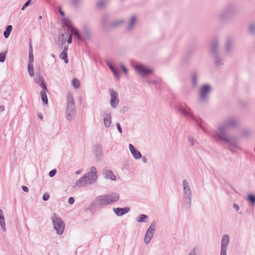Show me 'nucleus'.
Here are the masks:
<instances>
[{
	"mask_svg": "<svg viewBox=\"0 0 255 255\" xmlns=\"http://www.w3.org/2000/svg\"><path fill=\"white\" fill-rule=\"evenodd\" d=\"M21 188H22V190L25 192H28L29 191L28 188L26 186H24V185L22 186Z\"/></svg>",
	"mask_w": 255,
	"mask_h": 255,
	"instance_id": "052dcab7",
	"label": "nucleus"
},
{
	"mask_svg": "<svg viewBox=\"0 0 255 255\" xmlns=\"http://www.w3.org/2000/svg\"><path fill=\"white\" fill-rule=\"evenodd\" d=\"M27 70L29 76L31 77H33L34 73L33 64H28Z\"/></svg>",
	"mask_w": 255,
	"mask_h": 255,
	"instance_id": "4c0bfd02",
	"label": "nucleus"
},
{
	"mask_svg": "<svg viewBox=\"0 0 255 255\" xmlns=\"http://www.w3.org/2000/svg\"><path fill=\"white\" fill-rule=\"evenodd\" d=\"M0 225L3 231H6L5 223L2 210L0 209Z\"/></svg>",
	"mask_w": 255,
	"mask_h": 255,
	"instance_id": "393cba45",
	"label": "nucleus"
},
{
	"mask_svg": "<svg viewBox=\"0 0 255 255\" xmlns=\"http://www.w3.org/2000/svg\"><path fill=\"white\" fill-rule=\"evenodd\" d=\"M34 61V58L29 57V61L28 64H33Z\"/></svg>",
	"mask_w": 255,
	"mask_h": 255,
	"instance_id": "e2e57ef3",
	"label": "nucleus"
},
{
	"mask_svg": "<svg viewBox=\"0 0 255 255\" xmlns=\"http://www.w3.org/2000/svg\"><path fill=\"white\" fill-rule=\"evenodd\" d=\"M80 0H71L72 4L74 6H77L79 3Z\"/></svg>",
	"mask_w": 255,
	"mask_h": 255,
	"instance_id": "13d9d810",
	"label": "nucleus"
},
{
	"mask_svg": "<svg viewBox=\"0 0 255 255\" xmlns=\"http://www.w3.org/2000/svg\"><path fill=\"white\" fill-rule=\"evenodd\" d=\"M125 20L123 19L116 20L110 24L111 28L118 27L124 22Z\"/></svg>",
	"mask_w": 255,
	"mask_h": 255,
	"instance_id": "c85d7f7f",
	"label": "nucleus"
},
{
	"mask_svg": "<svg viewBox=\"0 0 255 255\" xmlns=\"http://www.w3.org/2000/svg\"><path fill=\"white\" fill-rule=\"evenodd\" d=\"M58 41L61 44V48H63V45L66 43V39L65 38V35L63 33L60 34L58 37Z\"/></svg>",
	"mask_w": 255,
	"mask_h": 255,
	"instance_id": "f704fd0d",
	"label": "nucleus"
},
{
	"mask_svg": "<svg viewBox=\"0 0 255 255\" xmlns=\"http://www.w3.org/2000/svg\"><path fill=\"white\" fill-rule=\"evenodd\" d=\"M28 47H29V51L33 52L32 45V42H31V39L29 40Z\"/></svg>",
	"mask_w": 255,
	"mask_h": 255,
	"instance_id": "bf43d9fd",
	"label": "nucleus"
},
{
	"mask_svg": "<svg viewBox=\"0 0 255 255\" xmlns=\"http://www.w3.org/2000/svg\"><path fill=\"white\" fill-rule=\"evenodd\" d=\"M129 110V107L128 106L123 107L120 110V113L125 114Z\"/></svg>",
	"mask_w": 255,
	"mask_h": 255,
	"instance_id": "09e8293b",
	"label": "nucleus"
},
{
	"mask_svg": "<svg viewBox=\"0 0 255 255\" xmlns=\"http://www.w3.org/2000/svg\"><path fill=\"white\" fill-rule=\"evenodd\" d=\"M75 112V102L73 94L69 92L67 94L66 118L69 121L72 120V117Z\"/></svg>",
	"mask_w": 255,
	"mask_h": 255,
	"instance_id": "39448f33",
	"label": "nucleus"
},
{
	"mask_svg": "<svg viewBox=\"0 0 255 255\" xmlns=\"http://www.w3.org/2000/svg\"><path fill=\"white\" fill-rule=\"evenodd\" d=\"M45 90H42L40 92L41 98L43 105H47L48 104V98Z\"/></svg>",
	"mask_w": 255,
	"mask_h": 255,
	"instance_id": "bb28decb",
	"label": "nucleus"
},
{
	"mask_svg": "<svg viewBox=\"0 0 255 255\" xmlns=\"http://www.w3.org/2000/svg\"><path fill=\"white\" fill-rule=\"evenodd\" d=\"M233 208L236 210V211H239L240 209V207L236 203L233 204Z\"/></svg>",
	"mask_w": 255,
	"mask_h": 255,
	"instance_id": "680f3d73",
	"label": "nucleus"
},
{
	"mask_svg": "<svg viewBox=\"0 0 255 255\" xmlns=\"http://www.w3.org/2000/svg\"><path fill=\"white\" fill-rule=\"evenodd\" d=\"M218 40L216 39H214L212 40L210 47V51L211 54L213 55L215 59V65L217 66H220L223 65V60L221 59L219 52L218 51Z\"/></svg>",
	"mask_w": 255,
	"mask_h": 255,
	"instance_id": "0eeeda50",
	"label": "nucleus"
},
{
	"mask_svg": "<svg viewBox=\"0 0 255 255\" xmlns=\"http://www.w3.org/2000/svg\"><path fill=\"white\" fill-rule=\"evenodd\" d=\"M147 83L148 84H154L155 85V88L156 89H160V86L162 83V81L161 80H147Z\"/></svg>",
	"mask_w": 255,
	"mask_h": 255,
	"instance_id": "b1692460",
	"label": "nucleus"
},
{
	"mask_svg": "<svg viewBox=\"0 0 255 255\" xmlns=\"http://www.w3.org/2000/svg\"><path fill=\"white\" fill-rule=\"evenodd\" d=\"M68 50V45L64 47V49L62 52H65V53H67V51Z\"/></svg>",
	"mask_w": 255,
	"mask_h": 255,
	"instance_id": "69168bd1",
	"label": "nucleus"
},
{
	"mask_svg": "<svg viewBox=\"0 0 255 255\" xmlns=\"http://www.w3.org/2000/svg\"><path fill=\"white\" fill-rule=\"evenodd\" d=\"M12 30V26L11 25L6 26L5 30L3 32V35L5 38H7Z\"/></svg>",
	"mask_w": 255,
	"mask_h": 255,
	"instance_id": "c756f323",
	"label": "nucleus"
},
{
	"mask_svg": "<svg viewBox=\"0 0 255 255\" xmlns=\"http://www.w3.org/2000/svg\"><path fill=\"white\" fill-rule=\"evenodd\" d=\"M176 108L183 116L187 118L193 119L199 127L203 129L204 121L199 117L195 116L192 110L186 104H179L176 106Z\"/></svg>",
	"mask_w": 255,
	"mask_h": 255,
	"instance_id": "7ed1b4c3",
	"label": "nucleus"
},
{
	"mask_svg": "<svg viewBox=\"0 0 255 255\" xmlns=\"http://www.w3.org/2000/svg\"><path fill=\"white\" fill-rule=\"evenodd\" d=\"M62 23L63 26L67 27L70 30L71 26L72 25L70 24V21L68 18H63L62 19Z\"/></svg>",
	"mask_w": 255,
	"mask_h": 255,
	"instance_id": "72a5a7b5",
	"label": "nucleus"
},
{
	"mask_svg": "<svg viewBox=\"0 0 255 255\" xmlns=\"http://www.w3.org/2000/svg\"><path fill=\"white\" fill-rule=\"evenodd\" d=\"M75 202V199L73 197H70L68 199V202L69 204L72 205Z\"/></svg>",
	"mask_w": 255,
	"mask_h": 255,
	"instance_id": "864d4df0",
	"label": "nucleus"
},
{
	"mask_svg": "<svg viewBox=\"0 0 255 255\" xmlns=\"http://www.w3.org/2000/svg\"><path fill=\"white\" fill-rule=\"evenodd\" d=\"M59 57L60 59L63 60L66 64L68 63L69 60L67 53H65V52H61L59 55Z\"/></svg>",
	"mask_w": 255,
	"mask_h": 255,
	"instance_id": "c9c22d12",
	"label": "nucleus"
},
{
	"mask_svg": "<svg viewBox=\"0 0 255 255\" xmlns=\"http://www.w3.org/2000/svg\"><path fill=\"white\" fill-rule=\"evenodd\" d=\"M131 154L133 157L136 159H138L142 157L141 153L137 149L133 151Z\"/></svg>",
	"mask_w": 255,
	"mask_h": 255,
	"instance_id": "58836bf2",
	"label": "nucleus"
},
{
	"mask_svg": "<svg viewBox=\"0 0 255 255\" xmlns=\"http://www.w3.org/2000/svg\"><path fill=\"white\" fill-rule=\"evenodd\" d=\"M229 150L233 153H237V150L236 149H241V147L238 145V147H234V146L231 145L229 144L228 146Z\"/></svg>",
	"mask_w": 255,
	"mask_h": 255,
	"instance_id": "a19ab883",
	"label": "nucleus"
},
{
	"mask_svg": "<svg viewBox=\"0 0 255 255\" xmlns=\"http://www.w3.org/2000/svg\"><path fill=\"white\" fill-rule=\"evenodd\" d=\"M211 90V86L208 84L203 85L200 89V100L202 102L208 101V94Z\"/></svg>",
	"mask_w": 255,
	"mask_h": 255,
	"instance_id": "9b49d317",
	"label": "nucleus"
},
{
	"mask_svg": "<svg viewBox=\"0 0 255 255\" xmlns=\"http://www.w3.org/2000/svg\"><path fill=\"white\" fill-rule=\"evenodd\" d=\"M110 16L108 14H105L103 15L101 19V23L104 27H107L109 24V20Z\"/></svg>",
	"mask_w": 255,
	"mask_h": 255,
	"instance_id": "a878e982",
	"label": "nucleus"
},
{
	"mask_svg": "<svg viewBox=\"0 0 255 255\" xmlns=\"http://www.w3.org/2000/svg\"><path fill=\"white\" fill-rule=\"evenodd\" d=\"M38 117L39 118H40L41 120H43V116H42V113H38Z\"/></svg>",
	"mask_w": 255,
	"mask_h": 255,
	"instance_id": "774afa93",
	"label": "nucleus"
},
{
	"mask_svg": "<svg viewBox=\"0 0 255 255\" xmlns=\"http://www.w3.org/2000/svg\"><path fill=\"white\" fill-rule=\"evenodd\" d=\"M188 138L190 145L192 146H193L194 145V138L191 136H189Z\"/></svg>",
	"mask_w": 255,
	"mask_h": 255,
	"instance_id": "3c124183",
	"label": "nucleus"
},
{
	"mask_svg": "<svg viewBox=\"0 0 255 255\" xmlns=\"http://www.w3.org/2000/svg\"><path fill=\"white\" fill-rule=\"evenodd\" d=\"M156 225V223L155 221H153L149 228L146 231L144 239V242L146 245L149 244L150 242V240L153 236Z\"/></svg>",
	"mask_w": 255,
	"mask_h": 255,
	"instance_id": "9d476101",
	"label": "nucleus"
},
{
	"mask_svg": "<svg viewBox=\"0 0 255 255\" xmlns=\"http://www.w3.org/2000/svg\"><path fill=\"white\" fill-rule=\"evenodd\" d=\"M232 49V40L230 38H228L226 41L225 46V50L226 52L230 53Z\"/></svg>",
	"mask_w": 255,
	"mask_h": 255,
	"instance_id": "7c9ffc66",
	"label": "nucleus"
},
{
	"mask_svg": "<svg viewBox=\"0 0 255 255\" xmlns=\"http://www.w3.org/2000/svg\"><path fill=\"white\" fill-rule=\"evenodd\" d=\"M230 241V238L228 235H224L222 237L221 245L220 255H227V247Z\"/></svg>",
	"mask_w": 255,
	"mask_h": 255,
	"instance_id": "f8f14e48",
	"label": "nucleus"
},
{
	"mask_svg": "<svg viewBox=\"0 0 255 255\" xmlns=\"http://www.w3.org/2000/svg\"><path fill=\"white\" fill-rule=\"evenodd\" d=\"M116 126H117V129L118 130V131L120 133H122V132H123V130H122V128L121 127V125L120 124V123H117L116 124Z\"/></svg>",
	"mask_w": 255,
	"mask_h": 255,
	"instance_id": "6e6d98bb",
	"label": "nucleus"
},
{
	"mask_svg": "<svg viewBox=\"0 0 255 255\" xmlns=\"http://www.w3.org/2000/svg\"><path fill=\"white\" fill-rule=\"evenodd\" d=\"M113 210L114 213L118 216H122L124 214L128 213L130 211V208L129 207H125V208H114Z\"/></svg>",
	"mask_w": 255,
	"mask_h": 255,
	"instance_id": "2eb2a0df",
	"label": "nucleus"
},
{
	"mask_svg": "<svg viewBox=\"0 0 255 255\" xmlns=\"http://www.w3.org/2000/svg\"><path fill=\"white\" fill-rule=\"evenodd\" d=\"M36 76L38 77V80L36 81L35 79V82L39 84V85L42 88V90L47 91V88L44 82V79L43 76L40 75V71H38V73H36Z\"/></svg>",
	"mask_w": 255,
	"mask_h": 255,
	"instance_id": "f3484780",
	"label": "nucleus"
},
{
	"mask_svg": "<svg viewBox=\"0 0 255 255\" xmlns=\"http://www.w3.org/2000/svg\"><path fill=\"white\" fill-rule=\"evenodd\" d=\"M183 186V204L187 209L190 208L192 199V192L189 183L187 180L183 179L182 181Z\"/></svg>",
	"mask_w": 255,
	"mask_h": 255,
	"instance_id": "423d86ee",
	"label": "nucleus"
},
{
	"mask_svg": "<svg viewBox=\"0 0 255 255\" xmlns=\"http://www.w3.org/2000/svg\"><path fill=\"white\" fill-rule=\"evenodd\" d=\"M84 36L85 38V41L89 40L91 37V31L89 26L87 25H85L82 28Z\"/></svg>",
	"mask_w": 255,
	"mask_h": 255,
	"instance_id": "4be33fe9",
	"label": "nucleus"
},
{
	"mask_svg": "<svg viewBox=\"0 0 255 255\" xmlns=\"http://www.w3.org/2000/svg\"><path fill=\"white\" fill-rule=\"evenodd\" d=\"M70 32L78 41L82 42H85V38L84 36H82L79 30L75 27L74 25L71 26Z\"/></svg>",
	"mask_w": 255,
	"mask_h": 255,
	"instance_id": "4468645a",
	"label": "nucleus"
},
{
	"mask_svg": "<svg viewBox=\"0 0 255 255\" xmlns=\"http://www.w3.org/2000/svg\"><path fill=\"white\" fill-rule=\"evenodd\" d=\"M148 218L147 215L144 214H140L137 216L136 221L139 223L146 222V220Z\"/></svg>",
	"mask_w": 255,
	"mask_h": 255,
	"instance_id": "473e14b6",
	"label": "nucleus"
},
{
	"mask_svg": "<svg viewBox=\"0 0 255 255\" xmlns=\"http://www.w3.org/2000/svg\"><path fill=\"white\" fill-rule=\"evenodd\" d=\"M50 197L49 194L48 192L45 193L43 194L42 196V199L44 201H47Z\"/></svg>",
	"mask_w": 255,
	"mask_h": 255,
	"instance_id": "de8ad7c7",
	"label": "nucleus"
},
{
	"mask_svg": "<svg viewBox=\"0 0 255 255\" xmlns=\"http://www.w3.org/2000/svg\"><path fill=\"white\" fill-rule=\"evenodd\" d=\"M136 20V17L135 15H133L130 20V22L128 24V29L130 30L131 29L134 25V24Z\"/></svg>",
	"mask_w": 255,
	"mask_h": 255,
	"instance_id": "e433bc0d",
	"label": "nucleus"
},
{
	"mask_svg": "<svg viewBox=\"0 0 255 255\" xmlns=\"http://www.w3.org/2000/svg\"><path fill=\"white\" fill-rule=\"evenodd\" d=\"M129 149L131 153L136 150L132 144H129Z\"/></svg>",
	"mask_w": 255,
	"mask_h": 255,
	"instance_id": "5fc2aeb1",
	"label": "nucleus"
},
{
	"mask_svg": "<svg viewBox=\"0 0 255 255\" xmlns=\"http://www.w3.org/2000/svg\"><path fill=\"white\" fill-rule=\"evenodd\" d=\"M198 75L196 71H194L191 73L192 84L193 87H195L197 85Z\"/></svg>",
	"mask_w": 255,
	"mask_h": 255,
	"instance_id": "cd10ccee",
	"label": "nucleus"
},
{
	"mask_svg": "<svg viewBox=\"0 0 255 255\" xmlns=\"http://www.w3.org/2000/svg\"><path fill=\"white\" fill-rule=\"evenodd\" d=\"M94 155L97 161H100L102 157V147L99 144H96L94 146Z\"/></svg>",
	"mask_w": 255,
	"mask_h": 255,
	"instance_id": "dca6fc26",
	"label": "nucleus"
},
{
	"mask_svg": "<svg viewBox=\"0 0 255 255\" xmlns=\"http://www.w3.org/2000/svg\"><path fill=\"white\" fill-rule=\"evenodd\" d=\"M103 174H104L105 178L106 179H110L112 181L116 180V176L111 170H106Z\"/></svg>",
	"mask_w": 255,
	"mask_h": 255,
	"instance_id": "412c9836",
	"label": "nucleus"
},
{
	"mask_svg": "<svg viewBox=\"0 0 255 255\" xmlns=\"http://www.w3.org/2000/svg\"><path fill=\"white\" fill-rule=\"evenodd\" d=\"M110 94L111 96L110 104L111 107L113 108H116L119 102L118 94L113 89L110 90Z\"/></svg>",
	"mask_w": 255,
	"mask_h": 255,
	"instance_id": "ddd939ff",
	"label": "nucleus"
},
{
	"mask_svg": "<svg viewBox=\"0 0 255 255\" xmlns=\"http://www.w3.org/2000/svg\"><path fill=\"white\" fill-rule=\"evenodd\" d=\"M238 121L235 118L226 119L223 123L218 128V132H216L214 137L216 140L224 141L234 147H238V139L236 137H229L227 135L226 130L230 128L237 127Z\"/></svg>",
	"mask_w": 255,
	"mask_h": 255,
	"instance_id": "f257e3e1",
	"label": "nucleus"
},
{
	"mask_svg": "<svg viewBox=\"0 0 255 255\" xmlns=\"http://www.w3.org/2000/svg\"><path fill=\"white\" fill-rule=\"evenodd\" d=\"M72 35L70 32L67 41L68 44H71L72 42Z\"/></svg>",
	"mask_w": 255,
	"mask_h": 255,
	"instance_id": "603ef678",
	"label": "nucleus"
},
{
	"mask_svg": "<svg viewBox=\"0 0 255 255\" xmlns=\"http://www.w3.org/2000/svg\"><path fill=\"white\" fill-rule=\"evenodd\" d=\"M189 255H196V250L195 248L193 249L192 252L191 253H190Z\"/></svg>",
	"mask_w": 255,
	"mask_h": 255,
	"instance_id": "338daca9",
	"label": "nucleus"
},
{
	"mask_svg": "<svg viewBox=\"0 0 255 255\" xmlns=\"http://www.w3.org/2000/svg\"><path fill=\"white\" fill-rule=\"evenodd\" d=\"M86 174H87V177L89 184H91L96 182L97 179V176L95 172H90Z\"/></svg>",
	"mask_w": 255,
	"mask_h": 255,
	"instance_id": "aec40b11",
	"label": "nucleus"
},
{
	"mask_svg": "<svg viewBox=\"0 0 255 255\" xmlns=\"http://www.w3.org/2000/svg\"><path fill=\"white\" fill-rule=\"evenodd\" d=\"M118 193L113 192L108 195H102L96 197L92 201L91 207L92 209L101 208L104 205L111 204L119 200Z\"/></svg>",
	"mask_w": 255,
	"mask_h": 255,
	"instance_id": "f03ea898",
	"label": "nucleus"
},
{
	"mask_svg": "<svg viewBox=\"0 0 255 255\" xmlns=\"http://www.w3.org/2000/svg\"><path fill=\"white\" fill-rule=\"evenodd\" d=\"M107 65L108 66L112 72L113 75H114L115 78L117 80H119L120 78V72L118 69H117L112 64L108 62Z\"/></svg>",
	"mask_w": 255,
	"mask_h": 255,
	"instance_id": "6ab92c4d",
	"label": "nucleus"
},
{
	"mask_svg": "<svg viewBox=\"0 0 255 255\" xmlns=\"http://www.w3.org/2000/svg\"><path fill=\"white\" fill-rule=\"evenodd\" d=\"M32 0H28L26 2L24 3V4L23 5L22 7H21V10H24L25 9V8L29 6L31 3H32Z\"/></svg>",
	"mask_w": 255,
	"mask_h": 255,
	"instance_id": "a18cd8bd",
	"label": "nucleus"
},
{
	"mask_svg": "<svg viewBox=\"0 0 255 255\" xmlns=\"http://www.w3.org/2000/svg\"><path fill=\"white\" fill-rule=\"evenodd\" d=\"M87 174H84L82 177H81L79 180H78L75 184L73 186V187L75 186H80L83 187L84 185L88 184V181L87 180Z\"/></svg>",
	"mask_w": 255,
	"mask_h": 255,
	"instance_id": "a211bd4d",
	"label": "nucleus"
},
{
	"mask_svg": "<svg viewBox=\"0 0 255 255\" xmlns=\"http://www.w3.org/2000/svg\"><path fill=\"white\" fill-rule=\"evenodd\" d=\"M7 51L0 53V62L3 63L5 60Z\"/></svg>",
	"mask_w": 255,
	"mask_h": 255,
	"instance_id": "37998d69",
	"label": "nucleus"
},
{
	"mask_svg": "<svg viewBox=\"0 0 255 255\" xmlns=\"http://www.w3.org/2000/svg\"><path fill=\"white\" fill-rule=\"evenodd\" d=\"M72 86L75 89H78L80 87V82L77 78H74L72 80Z\"/></svg>",
	"mask_w": 255,
	"mask_h": 255,
	"instance_id": "ea45409f",
	"label": "nucleus"
},
{
	"mask_svg": "<svg viewBox=\"0 0 255 255\" xmlns=\"http://www.w3.org/2000/svg\"><path fill=\"white\" fill-rule=\"evenodd\" d=\"M52 220L54 229L56 230V233L59 235L63 234L65 230V224L62 219L56 213H53Z\"/></svg>",
	"mask_w": 255,
	"mask_h": 255,
	"instance_id": "6e6552de",
	"label": "nucleus"
},
{
	"mask_svg": "<svg viewBox=\"0 0 255 255\" xmlns=\"http://www.w3.org/2000/svg\"><path fill=\"white\" fill-rule=\"evenodd\" d=\"M134 69L141 75L142 77H147L153 73V69L150 68H147L146 66L141 64H137L133 66Z\"/></svg>",
	"mask_w": 255,
	"mask_h": 255,
	"instance_id": "1a4fd4ad",
	"label": "nucleus"
},
{
	"mask_svg": "<svg viewBox=\"0 0 255 255\" xmlns=\"http://www.w3.org/2000/svg\"><path fill=\"white\" fill-rule=\"evenodd\" d=\"M249 31L250 34H254L255 33V24L252 23L250 24L249 28Z\"/></svg>",
	"mask_w": 255,
	"mask_h": 255,
	"instance_id": "c03bdc74",
	"label": "nucleus"
},
{
	"mask_svg": "<svg viewBox=\"0 0 255 255\" xmlns=\"http://www.w3.org/2000/svg\"><path fill=\"white\" fill-rule=\"evenodd\" d=\"M104 125L106 128L110 127L111 124V113H105V117L104 118Z\"/></svg>",
	"mask_w": 255,
	"mask_h": 255,
	"instance_id": "5701e85b",
	"label": "nucleus"
},
{
	"mask_svg": "<svg viewBox=\"0 0 255 255\" xmlns=\"http://www.w3.org/2000/svg\"><path fill=\"white\" fill-rule=\"evenodd\" d=\"M238 12L237 6L232 3L228 4L225 9L218 15L219 19L222 21H227L235 17Z\"/></svg>",
	"mask_w": 255,
	"mask_h": 255,
	"instance_id": "20e7f679",
	"label": "nucleus"
},
{
	"mask_svg": "<svg viewBox=\"0 0 255 255\" xmlns=\"http://www.w3.org/2000/svg\"><path fill=\"white\" fill-rule=\"evenodd\" d=\"M58 12L61 16H63L65 15V12L62 10V8L60 6H58Z\"/></svg>",
	"mask_w": 255,
	"mask_h": 255,
	"instance_id": "4d7b16f0",
	"label": "nucleus"
},
{
	"mask_svg": "<svg viewBox=\"0 0 255 255\" xmlns=\"http://www.w3.org/2000/svg\"><path fill=\"white\" fill-rule=\"evenodd\" d=\"M108 0H101L99 1L97 3V6L98 8H102L104 5H105L107 2Z\"/></svg>",
	"mask_w": 255,
	"mask_h": 255,
	"instance_id": "79ce46f5",
	"label": "nucleus"
},
{
	"mask_svg": "<svg viewBox=\"0 0 255 255\" xmlns=\"http://www.w3.org/2000/svg\"><path fill=\"white\" fill-rule=\"evenodd\" d=\"M121 69L122 71L126 74H127L128 73V68L123 64H121Z\"/></svg>",
	"mask_w": 255,
	"mask_h": 255,
	"instance_id": "8fccbe9b",
	"label": "nucleus"
},
{
	"mask_svg": "<svg viewBox=\"0 0 255 255\" xmlns=\"http://www.w3.org/2000/svg\"><path fill=\"white\" fill-rule=\"evenodd\" d=\"M90 170H91L90 172H95V173L96 174V169L95 167H94V166L91 167Z\"/></svg>",
	"mask_w": 255,
	"mask_h": 255,
	"instance_id": "0e129e2a",
	"label": "nucleus"
},
{
	"mask_svg": "<svg viewBox=\"0 0 255 255\" xmlns=\"http://www.w3.org/2000/svg\"><path fill=\"white\" fill-rule=\"evenodd\" d=\"M247 200L250 202V205L252 206H254L255 205V195L252 194H250L248 195Z\"/></svg>",
	"mask_w": 255,
	"mask_h": 255,
	"instance_id": "2f4dec72",
	"label": "nucleus"
},
{
	"mask_svg": "<svg viewBox=\"0 0 255 255\" xmlns=\"http://www.w3.org/2000/svg\"><path fill=\"white\" fill-rule=\"evenodd\" d=\"M57 173V170L56 169H53L52 170H51L49 172V174H48V175L50 177H54L55 174H56Z\"/></svg>",
	"mask_w": 255,
	"mask_h": 255,
	"instance_id": "49530a36",
	"label": "nucleus"
}]
</instances>
